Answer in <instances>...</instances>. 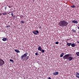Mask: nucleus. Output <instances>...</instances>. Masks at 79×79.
<instances>
[{"label":"nucleus","instance_id":"obj_1","mask_svg":"<svg viewBox=\"0 0 79 79\" xmlns=\"http://www.w3.org/2000/svg\"><path fill=\"white\" fill-rule=\"evenodd\" d=\"M58 25L60 27H66L68 25V23L65 20H61L58 23Z\"/></svg>","mask_w":79,"mask_h":79},{"label":"nucleus","instance_id":"obj_34","mask_svg":"<svg viewBox=\"0 0 79 79\" xmlns=\"http://www.w3.org/2000/svg\"><path fill=\"white\" fill-rule=\"evenodd\" d=\"M34 0H33V2H34Z\"/></svg>","mask_w":79,"mask_h":79},{"label":"nucleus","instance_id":"obj_2","mask_svg":"<svg viewBox=\"0 0 79 79\" xmlns=\"http://www.w3.org/2000/svg\"><path fill=\"white\" fill-rule=\"evenodd\" d=\"M71 55L72 54H66L63 56V58L64 60H68L69 61H71L73 59V57H71Z\"/></svg>","mask_w":79,"mask_h":79},{"label":"nucleus","instance_id":"obj_6","mask_svg":"<svg viewBox=\"0 0 79 79\" xmlns=\"http://www.w3.org/2000/svg\"><path fill=\"white\" fill-rule=\"evenodd\" d=\"M76 77L77 78H79V73L77 72H76L75 73Z\"/></svg>","mask_w":79,"mask_h":79},{"label":"nucleus","instance_id":"obj_24","mask_svg":"<svg viewBox=\"0 0 79 79\" xmlns=\"http://www.w3.org/2000/svg\"><path fill=\"white\" fill-rule=\"evenodd\" d=\"M59 44V43L58 42H56V44Z\"/></svg>","mask_w":79,"mask_h":79},{"label":"nucleus","instance_id":"obj_29","mask_svg":"<svg viewBox=\"0 0 79 79\" xmlns=\"http://www.w3.org/2000/svg\"><path fill=\"white\" fill-rule=\"evenodd\" d=\"M2 13H1L0 12V16H2Z\"/></svg>","mask_w":79,"mask_h":79},{"label":"nucleus","instance_id":"obj_31","mask_svg":"<svg viewBox=\"0 0 79 79\" xmlns=\"http://www.w3.org/2000/svg\"><path fill=\"white\" fill-rule=\"evenodd\" d=\"M77 27H78V29H79V26L78 27V26H77Z\"/></svg>","mask_w":79,"mask_h":79},{"label":"nucleus","instance_id":"obj_7","mask_svg":"<svg viewBox=\"0 0 79 79\" xmlns=\"http://www.w3.org/2000/svg\"><path fill=\"white\" fill-rule=\"evenodd\" d=\"M72 23H75V24H77V23H78V21L77 20H74L72 21Z\"/></svg>","mask_w":79,"mask_h":79},{"label":"nucleus","instance_id":"obj_32","mask_svg":"<svg viewBox=\"0 0 79 79\" xmlns=\"http://www.w3.org/2000/svg\"><path fill=\"white\" fill-rule=\"evenodd\" d=\"M9 8H11V6H9Z\"/></svg>","mask_w":79,"mask_h":79},{"label":"nucleus","instance_id":"obj_17","mask_svg":"<svg viewBox=\"0 0 79 79\" xmlns=\"http://www.w3.org/2000/svg\"><path fill=\"white\" fill-rule=\"evenodd\" d=\"M76 54L77 56H79V52H76Z\"/></svg>","mask_w":79,"mask_h":79},{"label":"nucleus","instance_id":"obj_3","mask_svg":"<svg viewBox=\"0 0 79 79\" xmlns=\"http://www.w3.org/2000/svg\"><path fill=\"white\" fill-rule=\"evenodd\" d=\"M27 55H28V53L26 52L24 54V55L21 56V59L22 61H26L28 59H29V56H27Z\"/></svg>","mask_w":79,"mask_h":79},{"label":"nucleus","instance_id":"obj_26","mask_svg":"<svg viewBox=\"0 0 79 79\" xmlns=\"http://www.w3.org/2000/svg\"><path fill=\"white\" fill-rule=\"evenodd\" d=\"M10 27V25L7 26L6 27Z\"/></svg>","mask_w":79,"mask_h":79},{"label":"nucleus","instance_id":"obj_25","mask_svg":"<svg viewBox=\"0 0 79 79\" xmlns=\"http://www.w3.org/2000/svg\"><path fill=\"white\" fill-rule=\"evenodd\" d=\"M5 10H6V9H7V6L5 7Z\"/></svg>","mask_w":79,"mask_h":79},{"label":"nucleus","instance_id":"obj_13","mask_svg":"<svg viewBox=\"0 0 79 79\" xmlns=\"http://www.w3.org/2000/svg\"><path fill=\"white\" fill-rule=\"evenodd\" d=\"M64 55V53L63 52L62 53H61V54L60 55V57H63Z\"/></svg>","mask_w":79,"mask_h":79},{"label":"nucleus","instance_id":"obj_33","mask_svg":"<svg viewBox=\"0 0 79 79\" xmlns=\"http://www.w3.org/2000/svg\"><path fill=\"white\" fill-rule=\"evenodd\" d=\"M77 43H78V44H79V41H78V42H77Z\"/></svg>","mask_w":79,"mask_h":79},{"label":"nucleus","instance_id":"obj_16","mask_svg":"<svg viewBox=\"0 0 79 79\" xmlns=\"http://www.w3.org/2000/svg\"><path fill=\"white\" fill-rule=\"evenodd\" d=\"M72 31L73 32H76V30H75L74 29H72Z\"/></svg>","mask_w":79,"mask_h":79},{"label":"nucleus","instance_id":"obj_28","mask_svg":"<svg viewBox=\"0 0 79 79\" xmlns=\"http://www.w3.org/2000/svg\"><path fill=\"white\" fill-rule=\"evenodd\" d=\"M13 19H15V16H13Z\"/></svg>","mask_w":79,"mask_h":79},{"label":"nucleus","instance_id":"obj_10","mask_svg":"<svg viewBox=\"0 0 79 79\" xmlns=\"http://www.w3.org/2000/svg\"><path fill=\"white\" fill-rule=\"evenodd\" d=\"M38 49L39 51H41L42 50V47L40 46L38 47Z\"/></svg>","mask_w":79,"mask_h":79},{"label":"nucleus","instance_id":"obj_20","mask_svg":"<svg viewBox=\"0 0 79 79\" xmlns=\"http://www.w3.org/2000/svg\"><path fill=\"white\" fill-rule=\"evenodd\" d=\"M10 61L11 62H12L13 63V62H14V61H13V60L11 59H10Z\"/></svg>","mask_w":79,"mask_h":79},{"label":"nucleus","instance_id":"obj_5","mask_svg":"<svg viewBox=\"0 0 79 79\" xmlns=\"http://www.w3.org/2000/svg\"><path fill=\"white\" fill-rule=\"evenodd\" d=\"M32 33L34 34H35V35H37V34H39V31L36 30V31H32Z\"/></svg>","mask_w":79,"mask_h":79},{"label":"nucleus","instance_id":"obj_22","mask_svg":"<svg viewBox=\"0 0 79 79\" xmlns=\"http://www.w3.org/2000/svg\"><path fill=\"white\" fill-rule=\"evenodd\" d=\"M39 29H41L42 28V26H41L40 25H39Z\"/></svg>","mask_w":79,"mask_h":79},{"label":"nucleus","instance_id":"obj_30","mask_svg":"<svg viewBox=\"0 0 79 79\" xmlns=\"http://www.w3.org/2000/svg\"><path fill=\"white\" fill-rule=\"evenodd\" d=\"M48 79H52L50 77H48Z\"/></svg>","mask_w":79,"mask_h":79},{"label":"nucleus","instance_id":"obj_21","mask_svg":"<svg viewBox=\"0 0 79 79\" xmlns=\"http://www.w3.org/2000/svg\"><path fill=\"white\" fill-rule=\"evenodd\" d=\"M75 7H76V6H74V5H73L71 6V7H72V8H74Z\"/></svg>","mask_w":79,"mask_h":79},{"label":"nucleus","instance_id":"obj_19","mask_svg":"<svg viewBox=\"0 0 79 79\" xmlns=\"http://www.w3.org/2000/svg\"><path fill=\"white\" fill-rule=\"evenodd\" d=\"M20 22L22 24H23V23H24V21H23V20H21Z\"/></svg>","mask_w":79,"mask_h":79},{"label":"nucleus","instance_id":"obj_23","mask_svg":"<svg viewBox=\"0 0 79 79\" xmlns=\"http://www.w3.org/2000/svg\"><path fill=\"white\" fill-rule=\"evenodd\" d=\"M35 55H39V53H37V52H36L35 53Z\"/></svg>","mask_w":79,"mask_h":79},{"label":"nucleus","instance_id":"obj_8","mask_svg":"<svg viewBox=\"0 0 79 79\" xmlns=\"http://www.w3.org/2000/svg\"><path fill=\"white\" fill-rule=\"evenodd\" d=\"M71 46L72 47H74L76 46V44L74 43L71 44Z\"/></svg>","mask_w":79,"mask_h":79},{"label":"nucleus","instance_id":"obj_4","mask_svg":"<svg viewBox=\"0 0 79 79\" xmlns=\"http://www.w3.org/2000/svg\"><path fill=\"white\" fill-rule=\"evenodd\" d=\"M4 63H5V61L0 59V67L2 65H3Z\"/></svg>","mask_w":79,"mask_h":79},{"label":"nucleus","instance_id":"obj_18","mask_svg":"<svg viewBox=\"0 0 79 79\" xmlns=\"http://www.w3.org/2000/svg\"><path fill=\"white\" fill-rule=\"evenodd\" d=\"M41 52L42 53H44V52H45V50H44V49L42 50L41 49Z\"/></svg>","mask_w":79,"mask_h":79},{"label":"nucleus","instance_id":"obj_14","mask_svg":"<svg viewBox=\"0 0 79 79\" xmlns=\"http://www.w3.org/2000/svg\"><path fill=\"white\" fill-rule=\"evenodd\" d=\"M67 45H68V46H71V43H67Z\"/></svg>","mask_w":79,"mask_h":79},{"label":"nucleus","instance_id":"obj_11","mask_svg":"<svg viewBox=\"0 0 79 79\" xmlns=\"http://www.w3.org/2000/svg\"><path fill=\"white\" fill-rule=\"evenodd\" d=\"M58 72H54L53 73V75H55V76H56V75H58Z\"/></svg>","mask_w":79,"mask_h":79},{"label":"nucleus","instance_id":"obj_12","mask_svg":"<svg viewBox=\"0 0 79 79\" xmlns=\"http://www.w3.org/2000/svg\"><path fill=\"white\" fill-rule=\"evenodd\" d=\"M15 52H17V53H20V51L19 50H18L17 49H15Z\"/></svg>","mask_w":79,"mask_h":79},{"label":"nucleus","instance_id":"obj_9","mask_svg":"<svg viewBox=\"0 0 79 79\" xmlns=\"http://www.w3.org/2000/svg\"><path fill=\"white\" fill-rule=\"evenodd\" d=\"M7 40H8V38H4L2 39V40H3V41H4V42L6 41Z\"/></svg>","mask_w":79,"mask_h":79},{"label":"nucleus","instance_id":"obj_15","mask_svg":"<svg viewBox=\"0 0 79 79\" xmlns=\"http://www.w3.org/2000/svg\"><path fill=\"white\" fill-rule=\"evenodd\" d=\"M2 15H7V12H5L3 13Z\"/></svg>","mask_w":79,"mask_h":79},{"label":"nucleus","instance_id":"obj_27","mask_svg":"<svg viewBox=\"0 0 79 79\" xmlns=\"http://www.w3.org/2000/svg\"><path fill=\"white\" fill-rule=\"evenodd\" d=\"M11 16H13V13H11Z\"/></svg>","mask_w":79,"mask_h":79}]
</instances>
